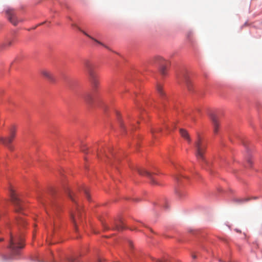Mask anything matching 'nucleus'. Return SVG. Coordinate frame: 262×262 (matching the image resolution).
<instances>
[{
  "label": "nucleus",
  "mask_w": 262,
  "mask_h": 262,
  "mask_svg": "<svg viewBox=\"0 0 262 262\" xmlns=\"http://www.w3.org/2000/svg\"><path fill=\"white\" fill-rule=\"evenodd\" d=\"M25 246L24 238L20 234H13L10 232L9 248L10 249L12 256L18 255L20 250Z\"/></svg>",
  "instance_id": "f257e3e1"
},
{
  "label": "nucleus",
  "mask_w": 262,
  "mask_h": 262,
  "mask_svg": "<svg viewBox=\"0 0 262 262\" xmlns=\"http://www.w3.org/2000/svg\"><path fill=\"white\" fill-rule=\"evenodd\" d=\"M195 148V156L198 160L208 164L207 161L206 160L204 154L207 148V143L198 135L197 140L194 143Z\"/></svg>",
  "instance_id": "f03ea898"
},
{
  "label": "nucleus",
  "mask_w": 262,
  "mask_h": 262,
  "mask_svg": "<svg viewBox=\"0 0 262 262\" xmlns=\"http://www.w3.org/2000/svg\"><path fill=\"white\" fill-rule=\"evenodd\" d=\"M9 191L11 200L15 207V211L18 213L20 212L23 210V206L21 201L12 187H10Z\"/></svg>",
  "instance_id": "7ed1b4c3"
},
{
  "label": "nucleus",
  "mask_w": 262,
  "mask_h": 262,
  "mask_svg": "<svg viewBox=\"0 0 262 262\" xmlns=\"http://www.w3.org/2000/svg\"><path fill=\"white\" fill-rule=\"evenodd\" d=\"M179 82L184 83L187 90L189 92H192L193 84L190 79V76L187 72H183L179 77Z\"/></svg>",
  "instance_id": "20e7f679"
},
{
  "label": "nucleus",
  "mask_w": 262,
  "mask_h": 262,
  "mask_svg": "<svg viewBox=\"0 0 262 262\" xmlns=\"http://www.w3.org/2000/svg\"><path fill=\"white\" fill-rule=\"evenodd\" d=\"M83 65L89 77L96 74L95 71V64L93 61L89 59H85L83 61Z\"/></svg>",
  "instance_id": "39448f33"
},
{
  "label": "nucleus",
  "mask_w": 262,
  "mask_h": 262,
  "mask_svg": "<svg viewBox=\"0 0 262 262\" xmlns=\"http://www.w3.org/2000/svg\"><path fill=\"white\" fill-rule=\"evenodd\" d=\"M155 62L159 65L161 74L163 75H165L166 71V67L168 64V61L161 56H157L155 58Z\"/></svg>",
  "instance_id": "423d86ee"
},
{
  "label": "nucleus",
  "mask_w": 262,
  "mask_h": 262,
  "mask_svg": "<svg viewBox=\"0 0 262 262\" xmlns=\"http://www.w3.org/2000/svg\"><path fill=\"white\" fill-rule=\"evenodd\" d=\"M6 13L8 19L14 26H16L19 22L22 21L21 19L17 18L15 11L12 9H8Z\"/></svg>",
  "instance_id": "0eeeda50"
},
{
  "label": "nucleus",
  "mask_w": 262,
  "mask_h": 262,
  "mask_svg": "<svg viewBox=\"0 0 262 262\" xmlns=\"http://www.w3.org/2000/svg\"><path fill=\"white\" fill-rule=\"evenodd\" d=\"M15 136V130H11L10 133V135L9 137L7 138H4L0 137V142H1L3 144L7 146L8 148L10 150L12 149V147L10 144L12 142L13 139Z\"/></svg>",
  "instance_id": "6e6552de"
},
{
  "label": "nucleus",
  "mask_w": 262,
  "mask_h": 262,
  "mask_svg": "<svg viewBox=\"0 0 262 262\" xmlns=\"http://www.w3.org/2000/svg\"><path fill=\"white\" fill-rule=\"evenodd\" d=\"M89 78L93 91L96 92L99 85V82L97 78V74L89 76Z\"/></svg>",
  "instance_id": "1a4fd4ad"
},
{
  "label": "nucleus",
  "mask_w": 262,
  "mask_h": 262,
  "mask_svg": "<svg viewBox=\"0 0 262 262\" xmlns=\"http://www.w3.org/2000/svg\"><path fill=\"white\" fill-rule=\"evenodd\" d=\"M210 117L213 126V132L215 134H216L219 132L220 126L218 118L214 114H210Z\"/></svg>",
  "instance_id": "9d476101"
},
{
  "label": "nucleus",
  "mask_w": 262,
  "mask_h": 262,
  "mask_svg": "<svg viewBox=\"0 0 262 262\" xmlns=\"http://www.w3.org/2000/svg\"><path fill=\"white\" fill-rule=\"evenodd\" d=\"M138 172L140 175L142 176H147L149 179H150L151 181V183L153 184H157V183L156 182L154 178L152 177V173L151 172H149L145 169H137Z\"/></svg>",
  "instance_id": "9b49d317"
},
{
  "label": "nucleus",
  "mask_w": 262,
  "mask_h": 262,
  "mask_svg": "<svg viewBox=\"0 0 262 262\" xmlns=\"http://www.w3.org/2000/svg\"><path fill=\"white\" fill-rule=\"evenodd\" d=\"M71 220L74 223L75 227L77 226V221L80 220L81 217V213L80 209L77 208V212L75 213H72L71 215Z\"/></svg>",
  "instance_id": "f8f14e48"
},
{
  "label": "nucleus",
  "mask_w": 262,
  "mask_h": 262,
  "mask_svg": "<svg viewBox=\"0 0 262 262\" xmlns=\"http://www.w3.org/2000/svg\"><path fill=\"white\" fill-rule=\"evenodd\" d=\"M41 74L46 78L49 80L51 82H54L55 78L51 72L46 70H42L41 71Z\"/></svg>",
  "instance_id": "ddd939ff"
},
{
  "label": "nucleus",
  "mask_w": 262,
  "mask_h": 262,
  "mask_svg": "<svg viewBox=\"0 0 262 262\" xmlns=\"http://www.w3.org/2000/svg\"><path fill=\"white\" fill-rule=\"evenodd\" d=\"M157 91L161 98V99H164L166 98V95L163 90L162 85L161 84H158L157 85Z\"/></svg>",
  "instance_id": "4468645a"
},
{
  "label": "nucleus",
  "mask_w": 262,
  "mask_h": 262,
  "mask_svg": "<svg viewBox=\"0 0 262 262\" xmlns=\"http://www.w3.org/2000/svg\"><path fill=\"white\" fill-rule=\"evenodd\" d=\"M180 133L181 136L187 140L189 142L191 141L189 135L186 130L181 128L180 129Z\"/></svg>",
  "instance_id": "2eb2a0df"
},
{
  "label": "nucleus",
  "mask_w": 262,
  "mask_h": 262,
  "mask_svg": "<svg viewBox=\"0 0 262 262\" xmlns=\"http://www.w3.org/2000/svg\"><path fill=\"white\" fill-rule=\"evenodd\" d=\"M16 225L18 227H24L26 226V221L20 216H18L16 219Z\"/></svg>",
  "instance_id": "dca6fc26"
},
{
  "label": "nucleus",
  "mask_w": 262,
  "mask_h": 262,
  "mask_svg": "<svg viewBox=\"0 0 262 262\" xmlns=\"http://www.w3.org/2000/svg\"><path fill=\"white\" fill-rule=\"evenodd\" d=\"M112 228L114 230H121L124 228V226L123 223L120 221L118 223H116Z\"/></svg>",
  "instance_id": "f3484780"
},
{
  "label": "nucleus",
  "mask_w": 262,
  "mask_h": 262,
  "mask_svg": "<svg viewBox=\"0 0 262 262\" xmlns=\"http://www.w3.org/2000/svg\"><path fill=\"white\" fill-rule=\"evenodd\" d=\"M83 99L84 100V101L88 103H91L92 102V96H91V95L89 93H86V94H85L83 96Z\"/></svg>",
  "instance_id": "a211bd4d"
},
{
  "label": "nucleus",
  "mask_w": 262,
  "mask_h": 262,
  "mask_svg": "<svg viewBox=\"0 0 262 262\" xmlns=\"http://www.w3.org/2000/svg\"><path fill=\"white\" fill-rule=\"evenodd\" d=\"M66 192L68 194L69 198L73 202L75 201L74 196L75 195V194L72 192L69 188H67L66 190Z\"/></svg>",
  "instance_id": "6ab92c4d"
},
{
  "label": "nucleus",
  "mask_w": 262,
  "mask_h": 262,
  "mask_svg": "<svg viewBox=\"0 0 262 262\" xmlns=\"http://www.w3.org/2000/svg\"><path fill=\"white\" fill-rule=\"evenodd\" d=\"M11 45V41L8 40L5 42L0 44V49H5L6 47L10 46Z\"/></svg>",
  "instance_id": "aec40b11"
},
{
  "label": "nucleus",
  "mask_w": 262,
  "mask_h": 262,
  "mask_svg": "<svg viewBox=\"0 0 262 262\" xmlns=\"http://www.w3.org/2000/svg\"><path fill=\"white\" fill-rule=\"evenodd\" d=\"M83 33L86 36H88V37H89L90 38H91V39L93 40L94 41H95V42H96L97 43L105 47V48H107V47H106L105 46H104L102 42H100L99 41H98V40L96 39L95 38H93V37H92L91 36H90V35H89L88 34H87L86 32H85L84 31H82Z\"/></svg>",
  "instance_id": "412c9836"
},
{
  "label": "nucleus",
  "mask_w": 262,
  "mask_h": 262,
  "mask_svg": "<svg viewBox=\"0 0 262 262\" xmlns=\"http://www.w3.org/2000/svg\"><path fill=\"white\" fill-rule=\"evenodd\" d=\"M175 192L180 198H181L185 195V193L180 189H176Z\"/></svg>",
  "instance_id": "4be33fe9"
},
{
  "label": "nucleus",
  "mask_w": 262,
  "mask_h": 262,
  "mask_svg": "<svg viewBox=\"0 0 262 262\" xmlns=\"http://www.w3.org/2000/svg\"><path fill=\"white\" fill-rule=\"evenodd\" d=\"M65 262H79L77 258H68Z\"/></svg>",
  "instance_id": "5701e85b"
},
{
  "label": "nucleus",
  "mask_w": 262,
  "mask_h": 262,
  "mask_svg": "<svg viewBox=\"0 0 262 262\" xmlns=\"http://www.w3.org/2000/svg\"><path fill=\"white\" fill-rule=\"evenodd\" d=\"M83 191H84L85 194V196L87 198V199L89 200L90 199V196H89V192H88V190L85 187H84L83 188Z\"/></svg>",
  "instance_id": "b1692460"
},
{
  "label": "nucleus",
  "mask_w": 262,
  "mask_h": 262,
  "mask_svg": "<svg viewBox=\"0 0 262 262\" xmlns=\"http://www.w3.org/2000/svg\"><path fill=\"white\" fill-rule=\"evenodd\" d=\"M247 164H248V165H247V167H251L252 163L251 160L249 158H248L247 159Z\"/></svg>",
  "instance_id": "393cba45"
},
{
  "label": "nucleus",
  "mask_w": 262,
  "mask_h": 262,
  "mask_svg": "<svg viewBox=\"0 0 262 262\" xmlns=\"http://www.w3.org/2000/svg\"><path fill=\"white\" fill-rule=\"evenodd\" d=\"M161 129L160 128H158L155 130H152L151 133L153 135H154L155 133L161 132Z\"/></svg>",
  "instance_id": "a878e982"
},
{
  "label": "nucleus",
  "mask_w": 262,
  "mask_h": 262,
  "mask_svg": "<svg viewBox=\"0 0 262 262\" xmlns=\"http://www.w3.org/2000/svg\"><path fill=\"white\" fill-rule=\"evenodd\" d=\"M6 226L10 230L11 229L12 226L10 223H7Z\"/></svg>",
  "instance_id": "bb28decb"
},
{
  "label": "nucleus",
  "mask_w": 262,
  "mask_h": 262,
  "mask_svg": "<svg viewBox=\"0 0 262 262\" xmlns=\"http://www.w3.org/2000/svg\"><path fill=\"white\" fill-rule=\"evenodd\" d=\"M166 260H167V259H164V260L157 259L156 260V262H165Z\"/></svg>",
  "instance_id": "cd10ccee"
},
{
  "label": "nucleus",
  "mask_w": 262,
  "mask_h": 262,
  "mask_svg": "<svg viewBox=\"0 0 262 262\" xmlns=\"http://www.w3.org/2000/svg\"><path fill=\"white\" fill-rule=\"evenodd\" d=\"M128 245L130 247H132V243L131 241H128Z\"/></svg>",
  "instance_id": "c85d7f7f"
},
{
  "label": "nucleus",
  "mask_w": 262,
  "mask_h": 262,
  "mask_svg": "<svg viewBox=\"0 0 262 262\" xmlns=\"http://www.w3.org/2000/svg\"><path fill=\"white\" fill-rule=\"evenodd\" d=\"M192 258L195 259L196 258V256L195 254H192Z\"/></svg>",
  "instance_id": "c756f323"
},
{
  "label": "nucleus",
  "mask_w": 262,
  "mask_h": 262,
  "mask_svg": "<svg viewBox=\"0 0 262 262\" xmlns=\"http://www.w3.org/2000/svg\"><path fill=\"white\" fill-rule=\"evenodd\" d=\"M249 200V199L247 198V199H245V201H248V200Z\"/></svg>",
  "instance_id": "7c9ffc66"
},
{
  "label": "nucleus",
  "mask_w": 262,
  "mask_h": 262,
  "mask_svg": "<svg viewBox=\"0 0 262 262\" xmlns=\"http://www.w3.org/2000/svg\"><path fill=\"white\" fill-rule=\"evenodd\" d=\"M3 241V238H0V242Z\"/></svg>",
  "instance_id": "2f4dec72"
},
{
  "label": "nucleus",
  "mask_w": 262,
  "mask_h": 262,
  "mask_svg": "<svg viewBox=\"0 0 262 262\" xmlns=\"http://www.w3.org/2000/svg\"><path fill=\"white\" fill-rule=\"evenodd\" d=\"M167 207H167V205H166L165 206V208H167Z\"/></svg>",
  "instance_id": "473e14b6"
},
{
  "label": "nucleus",
  "mask_w": 262,
  "mask_h": 262,
  "mask_svg": "<svg viewBox=\"0 0 262 262\" xmlns=\"http://www.w3.org/2000/svg\"><path fill=\"white\" fill-rule=\"evenodd\" d=\"M83 151H84L85 149H82Z\"/></svg>",
  "instance_id": "72a5a7b5"
},
{
  "label": "nucleus",
  "mask_w": 262,
  "mask_h": 262,
  "mask_svg": "<svg viewBox=\"0 0 262 262\" xmlns=\"http://www.w3.org/2000/svg\"><path fill=\"white\" fill-rule=\"evenodd\" d=\"M240 201H241V202H243V200H240Z\"/></svg>",
  "instance_id": "f704fd0d"
},
{
  "label": "nucleus",
  "mask_w": 262,
  "mask_h": 262,
  "mask_svg": "<svg viewBox=\"0 0 262 262\" xmlns=\"http://www.w3.org/2000/svg\"><path fill=\"white\" fill-rule=\"evenodd\" d=\"M99 262H101V261L100 260Z\"/></svg>",
  "instance_id": "c9c22d12"
}]
</instances>
